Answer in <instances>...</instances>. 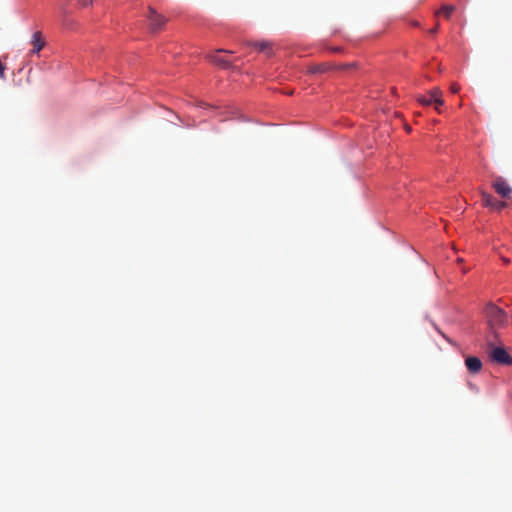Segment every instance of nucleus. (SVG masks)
Returning a JSON list of instances; mask_svg holds the SVG:
<instances>
[{"label": "nucleus", "instance_id": "nucleus-1", "mask_svg": "<svg viewBox=\"0 0 512 512\" xmlns=\"http://www.w3.org/2000/svg\"><path fill=\"white\" fill-rule=\"evenodd\" d=\"M488 325L492 330L505 327L508 323V317L505 311L493 303H488L485 307Z\"/></svg>", "mask_w": 512, "mask_h": 512}, {"label": "nucleus", "instance_id": "nucleus-2", "mask_svg": "<svg viewBox=\"0 0 512 512\" xmlns=\"http://www.w3.org/2000/svg\"><path fill=\"white\" fill-rule=\"evenodd\" d=\"M489 357L493 362L500 365L512 366V356L503 347H496L494 344H488Z\"/></svg>", "mask_w": 512, "mask_h": 512}, {"label": "nucleus", "instance_id": "nucleus-3", "mask_svg": "<svg viewBox=\"0 0 512 512\" xmlns=\"http://www.w3.org/2000/svg\"><path fill=\"white\" fill-rule=\"evenodd\" d=\"M147 18L152 32H156L161 29L167 21L163 15L158 14L152 7H149L148 9Z\"/></svg>", "mask_w": 512, "mask_h": 512}, {"label": "nucleus", "instance_id": "nucleus-4", "mask_svg": "<svg viewBox=\"0 0 512 512\" xmlns=\"http://www.w3.org/2000/svg\"><path fill=\"white\" fill-rule=\"evenodd\" d=\"M492 187L494 188L496 193L500 195L502 198L509 197L512 192V189L507 183V181L500 176H496L494 178V180L492 181Z\"/></svg>", "mask_w": 512, "mask_h": 512}, {"label": "nucleus", "instance_id": "nucleus-5", "mask_svg": "<svg viewBox=\"0 0 512 512\" xmlns=\"http://www.w3.org/2000/svg\"><path fill=\"white\" fill-rule=\"evenodd\" d=\"M481 201L485 207H489L496 211H500L507 206L506 202L497 200L496 198H494L491 194H489L487 192L481 193Z\"/></svg>", "mask_w": 512, "mask_h": 512}, {"label": "nucleus", "instance_id": "nucleus-6", "mask_svg": "<svg viewBox=\"0 0 512 512\" xmlns=\"http://www.w3.org/2000/svg\"><path fill=\"white\" fill-rule=\"evenodd\" d=\"M465 365L468 369V371L472 374H477L482 369V362L481 360L476 356H468L465 359Z\"/></svg>", "mask_w": 512, "mask_h": 512}, {"label": "nucleus", "instance_id": "nucleus-7", "mask_svg": "<svg viewBox=\"0 0 512 512\" xmlns=\"http://www.w3.org/2000/svg\"><path fill=\"white\" fill-rule=\"evenodd\" d=\"M31 44L33 45V53H38L45 46V40L41 32L37 31L32 35Z\"/></svg>", "mask_w": 512, "mask_h": 512}, {"label": "nucleus", "instance_id": "nucleus-8", "mask_svg": "<svg viewBox=\"0 0 512 512\" xmlns=\"http://www.w3.org/2000/svg\"><path fill=\"white\" fill-rule=\"evenodd\" d=\"M250 46L255 47L261 52L266 53L267 55L272 54V43L270 41H256V42H248L247 43Z\"/></svg>", "mask_w": 512, "mask_h": 512}, {"label": "nucleus", "instance_id": "nucleus-9", "mask_svg": "<svg viewBox=\"0 0 512 512\" xmlns=\"http://www.w3.org/2000/svg\"><path fill=\"white\" fill-rule=\"evenodd\" d=\"M221 52H224V50H218V51H216L215 54L211 55L210 56L211 62H213L214 64L219 65L223 68L230 67V65H231L230 61H228L226 58L219 55Z\"/></svg>", "mask_w": 512, "mask_h": 512}, {"label": "nucleus", "instance_id": "nucleus-10", "mask_svg": "<svg viewBox=\"0 0 512 512\" xmlns=\"http://www.w3.org/2000/svg\"><path fill=\"white\" fill-rule=\"evenodd\" d=\"M331 66L327 63L315 64L309 67L308 72L311 74H320L328 71Z\"/></svg>", "mask_w": 512, "mask_h": 512}, {"label": "nucleus", "instance_id": "nucleus-11", "mask_svg": "<svg viewBox=\"0 0 512 512\" xmlns=\"http://www.w3.org/2000/svg\"><path fill=\"white\" fill-rule=\"evenodd\" d=\"M456 7L454 5H444L441 8V12L443 13L446 19H450L452 13L455 11Z\"/></svg>", "mask_w": 512, "mask_h": 512}, {"label": "nucleus", "instance_id": "nucleus-12", "mask_svg": "<svg viewBox=\"0 0 512 512\" xmlns=\"http://www.w3.org/2000/svg\"><path fill=\"white\" fill-rule=\"evenodd\" d=\"M442 97V91L439 88H434L429 92V98L434 102L435 98Z\"/></svg>", "mask_w": 512, "mask_h": 512}, {"label": "nucleus", "instance_id": "nucleus-13", "mask_svg": "<svg viewBox=\"0 0 512 512\" xmlns=\"http://www.w3.org/2000/svg\"><path fill=\"white\" fill-rule=\"evenodd\" d=\"M417 101L420 104L425 105V106L431 105L433 103L432 99H430L429 97H425V96H418Z\"/></svg>", "mask_w": 512, "mask_h": 512}, {"label": "nucleus", "instance_id": "nucleus-14", "mask_svg": "<svg viewBox=\"0 0 512 512\" xmlns=\"http://www.w3.org/2000/svg\"><path fill=\"white\" fill-rule=\"evenodd\" d=\"M433 103L435 104V109L440 113V107L444 104L442 97L435 98Z\"/></svg>", "mask_w": 512, "mask_h": 512}, {"label": "nucleus", "instance_id": "nucleus-15", "mask_svg": "<svg viewBox=\"0 0 512 512\" xmlns=\"http://www.w3.org/2000/svg\"><path fill=\"white\" fill-rule=\"evenodd\" d=\"M450 90L452 93H458L460 90V86L458 84H452L450 86Z\"/></svg>", "mask_w": 512, "mask_h": 512}, {"label": "nucleus", "instance_id": "nucleus-16", "mask_svg": "<svg viewBox=\"0 0 512 512\" xmlns=\"http://www.w3.org/2000/svg\"><path fill=\"white\" fill-rule=\"evenodd\" d=\"M5 77V66L0 62V79Z\"/></svg>", "mask_w": 512, "mask_h": 512}, {"label": "nucleus", "instance_id": "nucleus-17", "mask_svg": "<svg viewBox=\"0 0 512 512\" xmlns=\"http://www.w3.org/2000/svg\"><path fill=\"white\" fill-rule=\"evenodd\" d=\"M438 29H439V24H436L435 27H433L432 29L429 30V33L436 34L438 32Z\"/></svg>", "mask_w": 512, "mask_h": 512}, {"label": "nucleus", "instance_id": "nucleus-18", "mask_svg": "<svg viewBox=\"0 0 512 512\" xmlns=\"http://www.w3.org/2000/svg\"><path fill=\"white\" fill-rule=\"evenodd\" d=\"M354 66H355V63H350V64L342 65L339 68L340 69H346V68H352Z\"/></svg>", "mask_w": 512, "mask_h": 512}, {"label": "nucleus", "instance_id": "nucleus-19", "mask_svg": "<svg viewBox=\"0 0 512 512\" xmlns=\"http://www.w3.org/2000/svg\"><path fill=\"white\" fill-rule=\"evenodd\" d=\"M92 3V1H88V0H82V5L83 6H88Z\"/></svg>", "mask_w": 512, "mask_h": 512}]
</instances>
